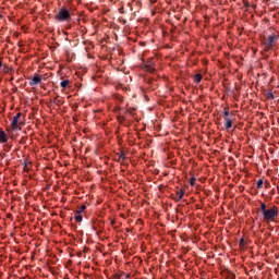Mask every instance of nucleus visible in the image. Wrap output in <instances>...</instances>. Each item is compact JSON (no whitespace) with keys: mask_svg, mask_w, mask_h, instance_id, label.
<instances>
[{"mask_svg":"<svg viewBox=\"0 0 279 279\" xmlns=\"http://www.w3.org/2000/svg\"><path fill=\"white\" fill-rule=\"evenodd\" d=\"M196 181H197V179H195V177H192L191 180H190L191 186H195Z\"/></svg>","mask_w":279,"mask_h":279,"instance_id":"18","label":"nucleus"},{"mask_svg":"<svg viewBox=\"0 0 279 279\" xmlns=\"http://www.w3.org/2000/svg\"><path fill=\"white\" fill-rule=\"evenodd\" d=\"M267 99H274V93L268 92L267 93Z\"/></svg>","mask_w":279,"mask_h":279,"instance_id":"20","label":"nucleus"},{"mask_svg":"<svg viewBox=\"0 0 279 279\" xmlns=\"http://www.w3.org/2000/svg\"><path fill=\"white\" fill-rule=\"evenodd\" d=\"M262 187H263V180L259 179V180L257 181V189H262Z\"/></svg>","mask_w":279,"mask_h":279,"instance_id":"19","label":"nucleus"},{"mask_svg":"<svg viewBox=\"0 0 279 279\" xmlns=\"http://www.w3.org/2000/svg\"><path fill=\"white\" fill-rule=\"evenodd\" d=\"M194 82H195L196 84H199V82H202V74H195V75H194Z\"/></svg>","mask_w":279,"mask_h":279,"instance_id":"11","label":"nucleus"},{"mask_svg":"<svg viewBox=\"0 0 279 279\" xmlns=\"http://www.w3.org/2000/svg\"><path fill=\"white\" fill-rule=\"evenodd\" d=\"M118 162H123V160H128V157L125 156L124 153L118 154Z\"/></svg>","mask_w":279,"mask_h":279,"instance_id":"10","label":"nucleus"},{"mask_svg":"<svg viewBox=\"0 0 279 279\" xmlns=\"http://www.w3.org/2000/svg\"><path fill=\"white\" fill-rule=\"evenodd\" d=\"M21 117H23V113H22V112H19L16 116L13 117V120H12V122H11V128H12V130L15 131V132H16V130H21V129L19 128V123H21V122H19L20 119H21Z\"/></svg>","mask_w":279,"mask_h":279,"instance_id":"4","label":"nucleus"},{"mask_svg":"<svg viewBox=\"0 0 279 279\" xmlns=\"http://www.w3.org/2000/svg\"><path fill=\"white\" fill-rule=\"evenodd\" d=\"M243 243H244V240H243V239H241V241H240V245H243Z\"/></svg>","mask_w":279,"mask_h":279,"instance_id":"22","label":"nucleus"},{"mask_svg":"<svg viewBox=\"0 0 279 279\" xmlns=\"http://www.w3.org/2000/svg\"><path fill=\"white\" fill-rule=\"evenodd\" d=\"M69 80H63L61 83H60V86L61 88H66V86H69Z\"/></svg>","mask_w":279,"mask_h":279,"instance_id":"12","label":"nucleus"},{"mask_svg":"<svg viewBox=\"0 0 279 279\" xmlns=\"http://www.w3.org/2000/svg\"><path fill=\"white\" fill-rule=\"evenodd\" d=\"M263 217L264 221H267V223H269V221H276V218L278 217V206H272L271 208L266 209Z\"/></svg>","mask_w":279,"mask_h":279,"instance_id":"3","label":"nucleus"},{"mask_svg":"<svg viewBox=\"0 0 279 279\" xmlns=\"http://www.w3.org/2000/svg\"><path fill=\"white\" fill-rule=\"evenodd\" d=\"M1 66H3V63L0 61V69H1Z\"/></svg>","mask_w":279,"mask_h":279,"instance_id":"23","label":"nucleus"},{"mask_svg":"<svg viewBox=\"0 0 279 279\" xmlns=\"http://www.w3.org/2000/svg\"><path fill=\"white\" fill-rule=\"evenodd\" d=\"M223 116L225 119H228V117H230V111L228 110V108H225Z\"/></svg>","mask_w":279,"mask_h":279,"instance_id":"17","label":"nucleus"},{"mask_svg":"<svg viewBox=\"0 0 279 279\" xmlns=\"http://www.w3.org/2000/svg\"><path fill=\"white\" fill-rule=\"evenodd\" d=\"M144 69L147 73H156V68H153L151 64H145Z\"/></svg>","mask_w":279,"mask_h":279,"instance_id":"9","label":"nucleus"},{"mask_svg":"<svg viewBox=\"0 0 279 279\" xmlns=\"http://www.w3.org/2000/svg\"><path fill=\"white\" fill-rule=\"evenodd\" d=\"M8 141V134L3 129H0V143H5Z\"/></svg>","mask_w":279,"mask_h":279,"instance_id":"7","label":"nucleus"},{"mask_svg":"<svg viewBox=\"0 0 279 279\" xmlns=\"http://www.w3.org/2000/svg\"><path fill=\"white\" fill-rule=\"evenodd\" d=\"M182 197H184V190L181 189L180 191H178L175 193V196H173L174 202H180V199H182Z\"/></svg>","mask_w":279,"mask_h":279,"instance_id":"6","label":"nucleus"},{"mask_svg":"<svg viewBox=\"0 0 279 279\" xmlns=\"http://www.w3.org/2000/svg\"><path fill=\"white\" fill-rule=\"evenodd\" d=\"M84 210H86V205H82L77 211H76V215H82V213H84Z\"/></svg>","mask_w":279,"mask_h":279,"instance_id":"13","label":"nucleus"},{"mask_svg":"<svg viewBox=\"0 0 279 279\" xmlns=\"http://www.w3.org/2000/svg\"><path fill=\"white\" fill-rule=\"evenodd\" d=\"M54 19L56 21H59V23L71 21V12L66 10V7H62L59 9V12L56 14Z\"/></svg>","mask_w":279,"mask_h":279,"instance_id":"2","label":"nucleus"},{"mask_svg":"<svg viewBox=\"0 0 279 279\" xmlns=\"http://www.w3.org/2000/svg\"><path fill=\"white\" fill-rule=\"evenodd\" d=\"M260 210H262V215H264L267 211V204L262 203Z\"/></svg>","mask_w":279,"mask_h":279,"instance_id":"14","label":"nucleus"},{"mask_svg":"<svg viewBox=\"0 0 279 279\" xmlns=\"http://www.w3.org/2000/svg\"><path fill=\"white\" fill-rule=\"evenodd\" d=\"M3 72H4V73H10V68L4 65V66H3Z\"/></svg>","mask_w":279,"mask_h":279,"instance_id":"21","label":"nucleus"},{"mask_svg":"<svg viewBox=\"0 0 279 279\" xmlns=\"http://www.w3.org/2000/svg\"><path fill=\"white\" fill-rule=\"evenodd\" d=\"M263 45L265 47V51H271L278 45V36L276 34H271L268 37H264Z\"/></svg>","mask_w":279,"mask_h":279,"instance_id":"1","label":"nucleus"},{"mask_svg":"<svg viewBox=\"0 0 279 279\" xmlns=\"http://www.w3.org/2000/svg\"><path fill=\"white\" fill-rule=\"evenodd\" d=\"M0 19H3V15L0 14Z\"/></svg>","mask_w":279,"mask_h":279,"instance_id":"24","label":"nucleus"},{"mask_svg":"<svg viewBox=\"0 0 279 279\" xmlns=\"http://www.w3.org/2000/svg\"><path fill=\"white\" fill-rule=\"evenodd\" d=\"M225 128L226 130H230L232 128V119L225 118Z\"/></svg>","mask_w":279,"mask_h":279,"instance_id":"8","label":"nucleus"},{"mask_svg":"<svg viewBox=\"0 0 279 279\" xmlns=\"http://www.w3.org/2000/svg\"><path fill=\"white\" fill-rule=\"evenodd\" d=\"M53 104H56V106H62L63 101H62V99H58V97H56L53 99Z\"/></svg>","mask_w":279,"mask_h":279,"instance_id":"15","label":"nucleus"},{"mask_svg":"<svg viewBox=\"0 0 279 279\" xmlns=\"http://www.w3.org/2000/svg\"><path fill=\"white\" fill-rule=\"evenodd\" d=\"M40 82H43V76H40L39 74H35L33 78L29 80L28 84L29 86H38Z\"/></svg>","mask_w":279,"mask_h":279,"instance_id":"5","label":"nucleus"},{"mask_svg":"<svg viewBox=\"0 0 279 279\" xmlns=\"http://www.w3.org/2000/svg\"><path fill=\"white\" fill-rule=\"evenodd\" d=\"M74 219H75V221H77V223H81L83 217H82V215L76 214V215L74 216Z\"/></svg>","mask_w":279,"mask_h":279,"instance_id":"16","label":"nucleus"}]
</instances>
